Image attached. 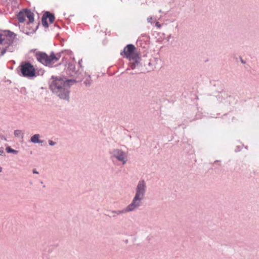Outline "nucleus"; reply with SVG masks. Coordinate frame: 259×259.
Returning a JSON list of instances; mask_svg holds the SVG:
<instances>
[{
	"instance_id": "obj_35",
	"label": "nucleus",
	"mask_w": 259,
	"mask_h": 259,
	"mask_svg": "<svg viewBox=\"0 0 259 259\" xmlns=\"http://www.w3.org/2000/svg\"><path fill=\"white\" fill-rule=\"evenodd\" d=\"M81 61H82V60H81L79 61V62H78V63H79V64L80 66H81Z\"/></svg>"
},
{
	"instance_id": "obj_1",
	"label": "nucleus",
	"mask_w": 259,
	"mask_h": 259,
	"mask_svg": "<svg viewBox=\"0 0 259 259\" xmlns=\"http://www.w3.org/2000/svg\"><path fill=\"white\" fill-rule=\"evenodd\" d=\"M75 79H67L65 77L52 76L49 80V89L60 99L69 101L70 88L72 83L76 82Z\"/></svg>"
},
{
	"instance_id": "obj_15",
	"label": "nucleus",
	"mask_w": 259,
	"mask_h": 259,
	"mask_svg": "<svg viewBox=\"0 0 259 259\" xmlns=\"http://www.w3.org/2000/svg\"><path fill=\"white\" fill-rule=\"evenodd\" d=\"M44 15L47 19H49L50 23H53L54 22L55 19L54 14L49 11H47L44 14Z\"/></svg>"
},
{
	"instance_id": "obj_7",
	"label": "nucleus",
	"mask_w": 259,
	"mask_h": 259,
	"mask_svg": "<svg viewBox=\"0 0 259 259\" xmlns=\"http://www.w3.org/2000/svg\"><path fill=\"white\" fill-rule=\"evenodd\" d=\"M142 200V199L135 196L132 202L125 207V211L130 212L135 210L141 206Z\"/></svg>"
},
{
	"instance_id": "obj_37",
	"label": "nucleus",
	"mask_w": 259,
	"mask_h": 259,
	"mask_svg": "<svg viewBox=\"0 0 259 259\" xmlns=\"http://www.w3.org/2000/svg\"><path fill=\"white\" fill-rule=\"evenodd\" d=\"M55 26H57L58 28H60V27H59L58 25L55 24Z\"/></svg>"
},
{
	"instance_id": "obj_4",
	"label": "nucleus",
	"mask_w": 259,
	"mask_h": 259,
	"mask_svg": "<svg viewBox=\"0 0 259 259\" xmlns=\"http://www.w3.org/2000/svg\"><path fill=\"white\" fill-rule=\"evenodd\" d=\"M18 68L23 77L31 78L36 76V70L29 61L22 62Z\"/></svg>"
},
{
	"instance_id": "obj_11",
	"label": "nucleus",
	"mask_w": 259,
	"mask_h": 259,
	"mask_svg": "<svg viewBox=\"0 0 259 259\" xmlns=\"http://www.w3.org/2000/svg\"><path fill=\"white\" fill-rule=\"evenodd\" d=\"M25 17L28 18V22L27 24L32 23L34 21V14L29 9H25Z\"/></svg>"
},
{
	"instance_id": "obj_38",
	"label": "nucleus",
	"mask_w": 259,
	"mask_h": 259,
	"mask_svg": "<svg viewBox=\"0 0 259 259\" xmlns=\"http://www.w3.org/2000/svg\"><path fill=\"white\" fill-rule=\"evenodd\" d=\"M130 69H131V68H130V67H129L128 68H127L126 69V70H130Z\"/></svg>"
},
{
	"instance_id": "obj_18",
	"label": "nucleus",
	"mask_w": 259,
	"mask_h": 259,
	"mask_svg": "<svg viewBox=\"0 0 259 259\" xmlns=\"http://www.w3.org/2000/svg\"><path fill=\"white\" fill-rule=\"evenodd\" d=\"M6 150L8 153L17 154L18 153V151L12 149L10 146H7L6 148Z\"/></svg>"
},
{
	"instance_id": "obj_21",
	"label": "nucleus",
	"mask_w": 259,
	"mask_h": 259,
	"mask_svg": "<svg viewBox=\"0 0 259 259\" xmlns=\"http://www.w3.org/2000/svg\"><path fill=\"white\" fill-rule=\"evenodd\" d=\"M59 53H61V56H62V55L64 53H65L66 54H67V55H70L72 54V51L69 50H62L61 51H60Z\"/></svg>"
},
{
	"instance_id": "obj_36",
	"label": "nucleus",
	"mask_w": 259,
	"mask_h": 259,
	"mask_svg": "<svg viewBox=\"0 0 259 259\" xmlns=\"http://www.w3.org/2000/svg\"><path fill=\"white\" fill-rule=\"evenodd\" d=\"M2 167H0V172H2Z\"/></svg>"
},
{
	"instance_id": "obj_22",
	"label": "nucleus",
	"mask_w": 259,
	"mask_h": 259,
	"mask_svg": "<svg viewBox=\"0 0 259 259\" xmlns=\"http://www.w3.org/2000/svg\"><path fill=\"white\" fill-rule=\"evenodd\" d=\"M221 95H218V96H216L218 100L221 102L222 101V99L223 98V94L224 95V96H226V94H225V92H222L221 93Z\"/></svg>"
},
{
	"instance_id": "obj_30",
	"label": "nucleus",
	"mask_w": 259,
	"mask_h": 259,
	"mask_svg": "<svg viewBox=\"0 0 259 259\" xmlns=\"http://www.w3.org/2000/svg\"><path fill=\"white\" fill-rule=\"evenodd\" d=\"M32 171H33V174H38V172L36 170V169H33Z\"/></svg>"
},
{
	"instance_id": "obj_20",
	"label": "nucleus",
	"mask_w": 259,
	"mask_h": 259,
	"mask_svg": "<svg viewBox=\"0 0 259 259\" xmlns=\"http://www.w3.org/2000/svg\"><path fill=\"white\" fill-rule=\"evenodd\" d=\"M42 25L45 28H48L49 27V24L47 21V19L43 14L42 18H41Z\"/></svg>"
},
{
	"instance_id": "obj_31",
	"label": "nucleus",
	"mask_w": 259,
	"mask_h": 259,
	"mask_svg": "<svg viewBox=\"0 0 259 259\" xmlns=\"http://www.w3.org/2000/svg\"><path fill=\"white\" fill-rule=\"evenodd\" d=\"M156 26H157L158 27H160V25L159 24V23L158 22H156Z\"/></svg>"
},
{
	"instance_id": "obj_26",
	"label": "nucleus",
	"mask_w": 259,
	"mask_h": 259,
	"mask_svg": "<svg viewBox=\"0 0 259 259\" xmlns=\"http://www.w3.org/2000/svg\"><path fill=\"white\" fill-rule=\"evenodd\" d=\"M241 148L240 146H237L236 147V148L235 149V151L236 152H239V151H241Z\"/></svg>"
},
{
	"instance_id": "obj_24",
	"label": "nucleus",
	"mask_w": 259,
	"mask_h": 259,
	"mask_svg": "<svg viewBox=\"0 0 259 259\" xmlns=\"http://www.w3.org/2000/svg\"><path fill=\"white\" fill-rule=\"evenodd\" d=\"M48 143L50 146H54L56 144V143L55 142H54L52 140H50L48 141Z\"/></svg>"
},
{
	"instance_id": "obj_27",
	"label": "nucleus",
	"mask_w": 259,
	"mask_h": 259,
	"mask_svg": "<svg viewBox=\"0 0 259 259\" xmlns=\"http://www.w3.org/2000/svg\"><path fill=\"white\" fill-rule=\"evenodd\" d=\"M0 139L2 140L7 141V138L2 134H0Z\"/></svg>"
},
{
	"instance_id": "obj_33",
	"label": "nucleus",
	"mask_w": 259,
	"mask_h": 259,
	"mask_svg": "<svg viewBox=\"0 0 259 259\" xmlns=\"http://www.w3.org/2000/svg\"><path fill=\"white\" fill-rule=\"evenodd\" d=\"M241 62H242L243 64L245 63V61H244L242 59H241Z\"/></svg>"
},
{
	"instance_id": "obj_32",
	"label": "nucleus",
	"mask_w": 259,
	"mask_h": 259,
	"mask_svg": "<svg viewBox=\"0 0 259 259\" xmlns=\"http://www.w3.org/2000/svg\"><path fill=\"white\" fill-rule=\"evenodd\" d=\"M219 162H220V161H219V160H216V161H214V164H217V163H219Z\"/></svg>"
},
{
	"instance_id": "obj_14",
	"label": "nucleus",
	"mask_w": 259,
	"mask_h": 259,
	"mask_svg": "<svg viewBox=\"0 0 259 259\" xmlns=\"http://www.w3.org/2000/svg\"><path fill=\"white\" fill-rule=\"evenodd\" d=\"M128 65L131 69L134 70L136 68H140L142 67V64L139 61H134L133 62L130 63Z\"/></svg>"
},
{
	"instance_id": "obj_8",
	"label": "nucleus",
	"mask_w": 259,
	"mask_h": 259,
	"mask_svg": "<svg viewBox=\"0 0 259 259\" xmlns=\"http://www.w3.org/2000/svg\"><path fill=\"white\" fill-rule=\"evenodd\" d=\"M136 48L134 45L133 44H128L124 47L123 51L120 53V55H122L123 53L126 58H130V56H131L134 52H136Z\"/></svg>"
},
{
	"instance_id": "obj_9",
	"label": "nucleus",
	"mask_w": 259,
	"mask_h": 259,
	"mask_svg": "<svg viewBox=\"0 0 259 259\" xmlns=\"http://www.w3.org/2000/svg\"><path fill=\"white\" fill-rule=\"evenodd\" d=\"M67 72L71 76H73L76 73L77 71L76 70L75 65L74 63L69 62L68 63Z\"/></svg>"
},
{
	"instance_id": "obj_6",
	"label": "nucleus",
	"mask_w": 259,
	"mask_h": 259,
	"mask_svg": "<svg viewBox=\"0 0 259 259\" xmlns=\"http://www.w3.org/2000/svg\"><path fill=\"white\" fill-rule=\"evenodd\" d=\"M110 153L112 156L117 159L118 161L122 162V164H125L126 162V154L122 150L119 149H113Z\"/></svg>"
},
{
	"instance_id": "obj_13",
	"label": "nucleus",
	"mask_w": 259,
	"mask_h": 259,
	"mask_svg": "<svg viewBox=\"0 0 259 259\" xmlns=\"http://www.w3.org/2000/svg\"><path fill=\"white\" fill-rule=\"evenodd\" d=\"M40 136L39 134H35L30 138V142L34 144H40L44 142L43 140H40Z\"/></svg>"
},
{
	"instance_id": "obj_17",
	"label": "nucleus",
	"mask_w": 259,
	"mask_h": 259,
	"mask_svg": "<svg viewBox=\"0 0 259 259\" xmlns=\"http://www.w3.org/2000/svg\"><path fill=\"white\" fill-rule=\"evenodd\" d=\"M14 134L15 137L23 138L24 133L21 130H16L14 131Z\"/></svg>"
},
{
	"instance_id": "obj_2",
	"label": "nucleus",
	"mask_w": 259,
	"mask_h": 259,
	"mask_svg": "<svg viewBox=\"0 0 259 259\" xmlns=\"http://www.w3.org/2000/svg\"><path fill=\"white\" fill-rule=\"evenodd\" d=\"M16 36V34L9 30L0 31V57L7 51L12 52L9 48L13 45Z\"/></svg>"
},
{
	"instance_id": "obj_19",
	"label": "nucleus",
	"mask_w": 259,
	"mask_h": 259,
	"mask_svg": "<svg viewBox=\"0 0 259 259\" xmlns=\"http://www.w3.org/2000/svg\"><path fill=\"white\" fill-rule=\"evenodd\" d=\"M92 82V80L91 79V75H88V77L87 78H85L84 81V83L86 86L89 87L91 85Z\"/></svg>"
},
{
	"instance_id": "obj_3",
	"label": "nucleus",
	"mask_w": 259,
	"mask_h": 259,
	"mask_svg": "<svg viewBox=\"0 0 259 259\" xmlns=\"http://www.w3.org/2000/svg\"><path fill=\"white\" fill-rule=\"evenodd\" d=\"M62 53L55 54L51 52L50 55L44 52H37L35 54V57L37 61L46 66H51V63L58 61L61 57Z\"/></svg>"
},
{
	"instance_id": "obj_12",
	"label": "nucleus",
	"mask_w": 259,
	"mask_h": 259,
	"mask_svg": "<svg viewBox=\"0 0 259 259\" xmlns=\"http://www.w3.org/2000/svg\"><path fill=\"white\" fill-rule=\"evenodd\" d=\"M25 9L20 11L17 15V18L19 23H23L25 20Z\"/></svg>"
},
{
	"instance_id": "obj_5",
	"label": "nucleus",
	"mask_w": 259,
	"mask_h": 259,
	"mask_svg": "<svg viewBox=\"0 0 259 259\" xmlns=\"http://www.w3.org/2000/svg\"><path fill=\"white\" fill-rule=\"evenodd\" d=\"M146 189L147 187L145 181L143 180L139 181L136 188L135 196L143 199L146 192Z\"/></svg>"
},
{
	"instance_id": "obj_10",
	"label": "nucleus",
	"mask_w": 259,
	"mask_h": 259,
	"mask_svg": "<svg viewBox=\"0 0 259 259\" xmlns=\"http://www.w3.org/2000/svg\"><path fill=\"white\" fill-rule=\"evenodd\" d=\"M125 210L126 209L125 208L122 210L109 211L108 212L109 213L107 215L110 217L116 218L117 215H120L127 212V211H125Z\"/></svg>"
},
{
	"instance_id": "obj_28",
	"label": "nucleus",
	"mask_w": 259,
	"mask_h": 259,
	"mask_svg": "<svg viewBox=\"0 0 259 259\" xmlns=\"http://www.w3.org/2000/svg\"><path fill=\"white\" fill-rule=\"evenodd\" d=\"M152 17H149L147 18V22L148 23H151L152 22Z\"/></svg>"
},
{
	"instance_id": "obj_29",
	"label": "nucleus",
	"mask_w": 259,
	"mask_h": 259,
	"mask_svg": "<svg viewBox=\"0 0 259 259\" xmlns=\"http://www.w3.org/2000/svg\"><path fill=\"white\" fill-rule=\"evenodd\" d=\"M39 26V23H38V24L37 25V26H36L35 29L34 30H33V32H35L36 31V30L38 28Z\"/></svg>"
},
{
	"instance_id": "obj_23",
	"label": "nucleus",
	"mask_w": 259,
	"mask_h": 259,
	"mask_svg": "<svg viewBox=\"0 0 259 259\" xmlns=\"http://www.w3.org/2000/svg\"><path fill=\"white\" fill-rule=\"evenodd\" d=\"M45 72V71L41 69L36 71V76L37 75H42Z\"/></svg>"
},
{
	"instance_id": "obj_16",
	"label": "nucleus",
	"mask_w": 259,
	"mask_h": 259,
	"mask_svg": "<svg viewBox=\"0 0 259 259\" xmlns=\"http://www.w3.org/2000/svg\"><path fill=\"white\" fill-rule=\"evenodd\" d=\"M127 59L130 61H139V62H141V58L140 56V54L138 53H136L135 52H134V53H133V54H132L131 56H130V58Z\"/></svg>"
},
{
	"instance_id": "obj_25",
	"label": "nucleus",
	"mask_w": 259,
	"mask_h": 259,
	"mask_svg": "<svg viewBox=\"0 0 259 259\" xmlns=\"http://www.w3.org/2000/svg\"><path fill=\"white\" fill-rule=\"evenodd\" d=\"M5 154L3 147H0V156H3Z\"/></svg>"
},
{
	"instance_id": "obj_34",
	"label": "nucleus",
	"mask_w": 259,
	"mask_h": 259,
	"mask_svg": "<svg viewBox=\"0 0 259 259\" xmlns=\"http://www.w3.org/2000/svg\"><path fill=\"white\" fill-rule=\"evenodd\" d=\"M137 73L136 72H131L130 74H132V75H133V74H136Z\"/></svg>"
}]
</instances>
